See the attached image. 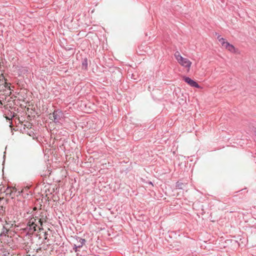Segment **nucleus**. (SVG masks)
<instances>
[{"instance_id":"obj_5","label":"nucleus","mask_w":256,"mask_h":256,"mask_svg":"<svg viewBox=\"0 0 256 256\" xmlns=\"http://www.w3.org/2000/svg\"><path fill=\"white\" fill-rule=\"evenodd\" d=\"M184 81L186 82L188 84H189L190 86L192 87H195L197 88H200L198 84L194 80H192L190 78L188 77L184 76Z\"/></svg>"},{"instance_id":"obj_2","label":"nucleus","mask_w":256,"mask_h":256,"mask_svg":"<svg viewBox=\"0 0 256 256\" xmlns=\"http://www.w3.org/2000/svg\"><path fill=\"white\" fill-rule=\"evenodd\" d=\"M174 56L178 62L181 66L186 68L188 72H189L192 62L188 58L182 56L178 52H176Z\"/></svg>"},{"instance_id":"obj_1","label":"nucleus","mask_w":256,"mask_h":256,"mask_svg":"<svg viewBox=\"0 0 256 256\" xmlns=\"http://www.w3.org/2000/svg\"><path fill=\"white\" fill-rule=\"evenodd\" d=\"M48 217L46 212H41L38 216L30 218L28 222V228L32 232L42 230L43 224L47 222Z\"/></svg>"},{"instance_id":"obj_9","label":"nucleus","mask_w":256,"mask_h":256,"mask_svg":"<svg viewBox=\"0 0 256 256\" xmlns=\"http://www.w3.org/2000/svg\"><path fill=\"white\" fill-rule=\"evenodd\" d=\"M1 68H2V64H0V72H2V71H3V70H1Z\"/></svg>"},{"instance_id":"obj_4","label":"nucleus","mask_w":256,"mask_h":256,"mask_svg":"<svg viewBox=\"0 0 256 256\" xmlns=\"http://www.w3.org/2000/svg\"><path fill=\"white\" fill-rule=\"evenodd\" d=\"M62 115V112L60 111L56 110L52 114H50V118L55 122H57Z\"/></svg>"},{"instance_id":"obj_10","label":"nucleus","mask_w":256,"mask_h":256,"mask_svg":"<svg viewBox=\"0 0 256 256\" xmlns=\"http://www.w3.org/2000/svg\"><path fill=\"white\" fill-rule=\"evenodd\" d=\"M46 234H46V232H44V236H45V237H44V238H45V239H46V238H46Z\"/></svg>"},{"instance_id":"obj_3","label":"nucleus","mask_w":256,"mask_h":256,"mask_svg":"<svg viewBox=\"0 0 256 256\" xmlns=\"http://www.w3.org/2000/svg\"><path fill=\"white\" fill-rule=\"evenodd\" d=\"M218 39L223 48L232 54L238 53V50L232 44L228 42L226 39L221 38L220 36L218 37Z\"/></svg>"},{"instance_id":"obj_8","label":"nucleus","mask_w":256,"mask_h":256,"mask_svg":"<svg viewBox=\"0 0 256 256\" xmlns=\"http://www.w3.org/2000/svg\"><path fill=\"white\" fill-rule=\"evenodd\" d=\"M0 236H2L4 232V227L2 226H0Z\"/></svg>"},{"instance_id":"obj_6","label":"nucleus","mask_w":256,"mask_h":256,"mask_svg":"<svg viewBox=\"0 0 256 256\" xmlns=\"http://www.w3.org/2000/svg\"><path fill=\"white\" fill-rule=\"evenodd\" d=\"M79 242H80V244H78V245L75 244V246L76 247H78V248H80V247H82V245L85 242V240L84 239H82V238H80Z\"/></svg>"},{"instance_id":"obj_7","label":"nucleus","mask_w":256,"mask_h":256,"mask_svg":"<svg viewBox=\"0 0 256 256\" xmlns=\"http://www.w3.org/2000/svg\"><path fill=\"white\" fill-rule=\"evenodd\" d=\"M0 81H2V82H4L6 81L4 76L2 74V72H0Z\"/></svg>"},{"instance_id":"obj_11","label":"nucleus","mask_w":256,"mask_h":256,"mask_svg":"<svg viewBox=\"0 0 256 256\" xmlns=\"http://www.w3.org/2000/svg\"><path fill=\"white\" fill-rule=\"evenodd\" d=\"M2 64V60L1 58H0V64Z\"/></svg>"}]
</instances>
